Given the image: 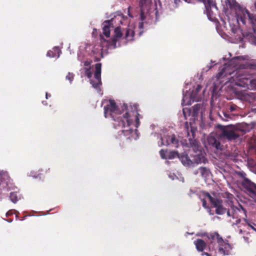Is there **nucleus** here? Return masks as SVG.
I'll list each match as a JSON object with an SVG mask.
<instances>
[{
  "mask_svg": "<svg viewBox=\"0 0 256 256\" xmlns=\"http://www.w3.org/2000/svg\"><path fill=\"white\" fill-rule=\"evenodd\" d=\"M226 4L231 10L236 12L238 20L244 24H249L251 28L246 36L251 38L252 43L256 46V14L250 12L245 7L241 6L236 0H226Z\"/></svg>",
  "mask_w": 256,
  "mask_h": 256,
  "instance_id": "1",
  "label": "nucleus"
},
{
  "mask_svg": "<svg viewBox=\"0 0 256 256\" xmlns=\"http://www.w3.org/2000/svg\"><path fill=\"white\" fill-rule=\"evenodd\" d=\"M239 64V70L234 74L231 80L235 85L243 88H248L254 82L252 78L250 70H256V64L246 62L244 64Z\"/></svg>",
  "mask_w": 256,
  "mask_h": 256,
  "instance_id": "2",
  "label": "nucleus"
},
{
  "mask_svg": "<svg viewBox=\"0 0 256 256\" xmlns=\"http://www.w3.org/2000/svg\"><path fill=\"white\" fill-rule=\"evenodd\" d=\"M134 110L130 112H126L125 114L122 116V118H118V125L124 128L120 132L124 136L126 137V138H130L132 136L133 132V130L130 128V126L133 123L134 120L135 122V126L138 128L140 124V122L138 118L139 114L138 112V105L134 104L133 106Z\"/></svg>",
  "mask_w": 256,
  "mask_h": 256,
  "instance_id": "3",
  "label": "nucleus"
},
{
  "mask_svg": "<svg viewBox=\"0 0 256 256\" xmlns=\"http://www.w3.org/2000/svg\"><path fill=\"white\" fill-rule=\"evenodd\" d=\"M184 126L188 138V142H186V144L188 147L192 148L194 152L192 154V160L196 164H206L208 160L204 156L200 143L194 138L196 130L192 126L189 128L187 122L185 123Z\"/></svg>",
  "mask_w": 256,
  "mask_h": 256,
  "instance_id": "4",
  "label": "nucleus"
},
{
  "mask_svg": "<svg viewBox=\"0 0 256 256\" xmlns=\"http://www.w3.org/2000/svg\"><path fill=\"white\" fill-rule=\"evenodd\" d=\"M114 34L112 38L111 41L109 42V46L116 48V42L120 38L124 35V38L127 41H131L134 39V32L130 28H126L122 30L120 26H117L114 29Z\"/></svg>",
  "mask_w": 256,
  "mask_h": 256,
  "instance_id": "5",
  "label": "nucleus"
},
{
  "mask_svg": "<svg viewBox=\"0 0 256 256\" xmlns=\"http://www.w3.org/2000/svg\"><path fill=\"white\" fill-rule=\"evenodd\" d=\"M109 114L110 116L113 118L114 121L118 122V118H122V116H119L116 117V115L120 114L122 112L118 108V106L114 100H110L108 104L104 107V114L105 118H107V114Z\"/></svg>",
  "mask_w": 256,
  "mask_h": 256,
  "instance_id": "6",
  "label": "nucleus"
},
{
  "mask_svg": "<svg viewBox=\"0 0 256 256\" xmlns=\"http://www.w3.org/2000/svg\"><path fill=\"white\" fill-rule=\"evenodd\" d=\"M204 195L207 197L213 208H216V213L218 214L222 215L226 213V208L222 204V200L217 198H214L207 192H204Z\"/></svg>",
  "mask_w": 256,
  "mask_h": 256,
  "instance_id": "7",
  "label": "nucleus"
},
{
  "mask_svg": "<svg viewBox=\"0 0 256 256\" xmlns=\"http://www.w3.org/2000/svg\"><path fill=\"white\" fill-rule=\"evenodd\" d=\"M217 128L222 132L221 136L229 140H235L239 137V134L235 132L234 127L232 125L223 126L218 124Z\"/></svg>",
  "mask_w": 256,
  "mask_h": 256,
  "instance_id": "8",
  "label": "nucleus"
},
{
  "mask_svg": "<svg viewBox=\"0 0 256 256\" xmlns=\"http://www.w3.org/2000/svg\"><path fill=\"white\" fill-rule=\"evenodd\" d=\"M245 192L256 202V184L249 179L242 183Z\"/></svg>",
  "mask_w": 256,
  "mask_h": 256,
  "instance_id": "9",
  "label": "nucleus"
},
{
  "mask_svg": "<svg viewBox=\"0 0 256 256\" xmlns=\"http://www.w3.org/2000/svg\"><path fill=\"white\" fill-rule=\"evenodd\" d=\"M12 188V184L10 182L9 177L6 174H0V198L2 195L6 194Z\"/></svg>",
  "mask_w": 256,
  "mask_h": 256,
  "instance_id": "10",
  "label": "nucleus"
},
{
  "mask_svg": "<svg viewBox=\"0 0 256 256\" xmlns=\"http://www.w3.org/2000/svg\"><path fill=\"white\" fill-rule=\"evenodd\" d=\"M101 63H97L95 64V72L94 74V80H90V82L93 88L96 90L100 89V86L102 84L101 80Z\"/></svg>",
  "mask_w": 256,
  "mask_h": 256,
  "instance_id": "11",
  "label": "nucleus"
},
{
  "mask_svg": "<svg viewBox=\"0 0 256 256\" xmlns=\"http://www.w3.org/2000/svg\"><path fill=\"white\" fill-rule=\"evenodd\" d=\"M218 246L219 252L224 255L230 254L232 248V246L228 243V241H224L223 239L221 242L218 244Z\"/></svg>",
  "mask_w": 256,
  "mask_h": 256,
  "instance_id": "12",
  "label": "nucleus"
},
{
  "mask_svg": "<svg viewBox=\"0 0 256 256\" xmlns=\"http://www.w3.org/2000/svg\"><path fill=\"white\" fill-rule=\"evenodd\" d=\"M208 144L216 150H221L220 142L214 134H210L207 138Z\"/></svg>",
  "mask_w": 256,
  "mask_h": 256,
  "instance_id": "13",
  "label": "nucleus"
},
{
  "mask_svg": "<svg viewBox=\"0 0 256 256\" xmlns=\"http://www.w3.org/2000/svg\"><path fill=\"white\" fill-rule=\"evenodd\" d=\"M202 88V86L198 84L196 88L192 90L190 93V99L192 100V101L198 102L201 100L202 96L200 92Z\"/></svg>",
  "mask_w": 256,
  "mask_h": 256,
  "instance_id": "14",
  "label": "nucleus"
},
{
  "mask_svg": "<svg viewBox=\"0 0 256 256\" xmlns=\"http://www.w3.org/2000/svg\"><path fill=\"white\" fill-rule=\"evenodd\" d=\"M164 138H162V145L168 146L170 144H172L175 147L178 148V140L176 138V136L174 134H172L170 136L166 138V144H164L163 142Z\"/></svg>",
  "mask_w": 256,
  "mask_h": 256,
  "instance_id": "15",
  "label": "nucleus"
},
{
  "mask_svg": "<svg viewBox=\"0 0 256 256\" xmlns=\"http://www.w3.org/2000/svg\"><path fill=\"white\" fill-rule=\"evenodd\" d=\"M112 20H106L102 24V31L103 34L106 37L108 38L110 36V27L112 22Z\"/></svg>",
  "mask_w": 256,
  "mask_h": 256,
  "instance_id": "16",
  "label": "nucleus"
},
{
  "mask_svg": "<svg viewBox=\"0 0 256 256\" xmlns=\"http://www.w3.org/2000/svg\"><path fill=\"white\" fill-rule=\"evenodd\" d=\"M230 210L231 211V212L233 214L232 218H238L236 216L237 212H240L241 210L243 211L244 214H246V210L242 206V205L239 204V208L234 206L232 204H230Z\"/></svg>",
  "mask_w": 256,
  "mask_h": 256,
  "instance_id": "17",
  "label": "nucleus"
},
{
  "mask_svg": "<svg viewBox=\"0 0 256 256\" xmlns=\"http://www.w3.org/2000/svg\"><path fill=\"white\" fill-rule=\"evenodd\" d=\"M208 238L210 240V242L209 244L210 248L212 247L214 241L216 240L217 243L218 244L219 242H222V237L220 236L218 232L210 234L208 236Z\"/></svg>",
  "mask_w": 256,
  "mask_h": 256,
  "instance_id": "18",
  "label": "nucleus"
},
{
  "mask_svg": "<svg viewBox=\"0 0 256 256\" xmlns=\"http://www.w3.org/2000/svg\"><path fill=\"white\" fill-rule=\"evenodd\" d=\"M178 158L184 166H190L192 164V161L190 159L186 154L182 153L180 154Z\"/></svg>",
  "mask_w": 256,
  "mask_h": 256,
  "instance_id": "19",
  "label": "nucleus"
},
{
  "mask_svg": "<svg viewBox=\"0 0 256 256\" xmlns=\"http://www.w3.org/2000/svg\"><path fill=\"white\" fill-rule=\"evenodd\" d=\"M196 250L199 252H202L205 248L206 244V242L202 239H198L194 242Z\"/></svg>",
  "mask_w": 256,
  "mask_h": 256,
  "instance_id": "20",
  "label": "nucleus"
},
{
  "mask_svg": "<svg viewBox=\"0 0 256 256\" xmlns=\"http://www.w3.org/2000/svg\"><path fill=\"white\" fill-rule=\"evenodd\" d=\"M198 1L204 3L207 12H208L212 7L216 8V4L212 0H198Z\"/></svg>",
  "mask_w": 256,
  "mask_h": 256,
  "instance_id": "21",
  "label": "nucleus"
},
{
  "mask_svg": "<svg viewBox=\"0 0 256 256\" xmlns=\"http://www.w3.org/2000/svg\"><path fill=\"white\" fill-rule=\"evenodd\" d=\"M152 4V0H140V8H142V6H143L142 7H144V10L146 11H148L150 9Z\"/></svg>",
  "mask_w": 256,
  "mask_h": 256,
  "instance_id": "22",
  "label": "nucleus"
},
{
  "mask_svg": "<svg viewBox=\"0 0 256 256\" xmlns=\"http://www.w3.org/2000/svg\"><path fill=\"white\" fill-rule=\"evenodd\" d=\"M200 172L201 176L204 178H206L210 174V170L205 167H200Z\"/></svg>",
  "mask_w": 256,
  "mask_h": 256,
  "instance_id": "23",
  "label": "nucleus"
},
{
  "mask_svg": "<svg viewBox=\"0 0 256 256\" xmlns=\"http://www.w3.org/2000/svg\"><path fill=\"white\" fill-rule=\"evenodd\" d=\"M59 50H60L58 48H54V52H53L52 50H49L47 52L46 55H47V56H48L50 58H54V57L56 56V54L58 53Z\"/></svg>",
  "mask_w": 256,
  "mask_h": 256,
  "instance_id": "24",
  "label": "nucleus"
},
{
  "mask_svg": "<svg viewBox=\"0 0 256 256\" xmlns=\"http://www.w3.org/2000/svg\"><path fill=\"white\" fill-rule=\"evenodd\" d=\"M179 156L180 154L177 152L172 151L168 153V158L171 160L174 158L176 157L179 158Z\"/></svg>",
  "mask_w": 256,
  "mask_h": 256,
  "instance_id": "25",
  "label": "nucleus"
},
{
  "mask_svg": "<svg viewBox=\"0 0 256 256\" xmlns=\"http://www.w3.org/2000/svg\"><path fill=\"white\" fill-rule=\"evenodd\" d=\"M10 198L12 202L16 203L18 200L17 194L15 192H10Z\"/></svg>",
  "mask_w": 256,
  "mask_h": 256,
  "instance_id": "26",
  "label": "nucleus"
},
{
  "mask_svg": "<svg viewBox=\"0 0 256 256\" xmlns=\"http://www.w3.org/2000/svg\"><path fill=\"white\" fill-rule=\"evenodd\" d=\"M74 78V74L72 72H68L66 76V79L68 80L70 84H72Z\"/></svg>",
  "mask_w": 256,
  "mask_h": 256,
  "instance_id": "27",
  "label": "nucleus"
},
{
  "mask_svg": "<svg viewBox=\"0 0 256 256\" xmlns=\"http://www.w3.org/2000/svg\"><path fill=\"white\" fill-rule=\"evenodd\" d=\"M248 165L250 168H254L256 166V162L254 159L248 158Z\"/></svg>",
  "mask_w": 256,
  "mask_h": 256,
  "instance_id": "28",
  "label": "nucleus"
},
{
  "mask_svg": "<svg viewBox=\"0 0 256 256\" xmlns=\"http://www.w3.org/2000/svg\"><path fill=\"white\" fill-rule=\"evenodd\" d=\"M236 174H237L238 176L240 177L243 178L242 184L244 181L245 180L248 179V178H246V174L242 171L238 172H236Z\"/></svg>",
  "mask_w": 256,
  "mask_h": 256,
  "instance_id": "29",
  "label": "nucleus"
},
{
  "mask_svg": "<svg viewBox=\"0 0 256 256\" xmlns=\"http://www.w3.org/2000/svg\"><path fill=\"white\" fill-rule=\"evenodd\" d=\"M168 152L167 150H164L163 149H162L160 151V154L161 156V158L162 159H167L168 158V155L166 156V154Z\"/></svg>",
  "mask_w": 256,
  "mask_h": 256,
  "instance_id": "30",
  "label": "nucleus"
},
{
  "mask_svg": "<svg viewBox=\"0 0 256 256\" xmlns=\"http://www.w3.org/2000/svg\"><path fill=\"white\" fill-rule=\"evenodd\" d=\"M146 11V10H144V8L142 6V8H140V20L143 22L145 20V16L144 14Z\"/></svg>",
  "mask_w": 256,
  "mask_h": 256,
  "instance_id": "31",
  "label": "nucleus"
},
{
  "mask_svg": "<svg viewBox=\"0 0 256 256\" xmlns=\"http://www.w3.org/2000/svg\"><path fill=\"white\" fill-rule=\"evenodd\" d=\"M84 73H85V75L88 78H90L92 76V72H91L90 68H84Z\"/></svg>",
  "mask_w": 256,
  "mask_h": 256,
  "instance_id": "32",
  "label": "nucleus"
},
{
  "mask_svg": "<svg viewBox=\"0 0 256 256\" xmlns=\"http://www.w3.org/2000/svg\"><path fill=\"white\" fill-rule=\"evenodd\" d=\"M239 108L236 104H232L230 106L229 110L230 112H234L237 110Z\"/></svg>",
  "mask_w": 256,
  "mask_h": 256,
  "instance_id": "33",
  "label": "nucleus"
},
{
  "mask_svg": "<svg viewBox=\"0 0 256 256\" xmlns=\"http://www.w3.org/2000/svg\"><path fill=\"white\" fill-rule=\"evenodd\" d=\"M226 198L230 200V204H232V200L234 198L233 195L230 193L226 192Z\"/></svg>",
  "mask_w": 256,
  "mask_h": 256,
  "instance_id": "34",
  "label": "nucleus"
},
{
  "mask_svg": "<svg viewBox=\"0 0 256 256\" xmlns=\"http://www.w3.org/2000/svg\"><path fill=\"white\" fill-rule=\"evenodd\" d=\"M182 111L184 116L186 118V114H188V115H190V110L188 109L184 108Z\"/></svg>",
  "mask_w": 256,
  "mask_h": 256,
  "instance_id": "35",
  "label": "nucleus"
},
{
  "mask_svg": "<svg viewBox=\"0 0 256 256\" xmlns=\"http://www.w3.org/2000/svg\"><path fill=\"white\" fill-rule=\"evenodd\" d=\"M200 104H196L194 106V112H196L200 109Z\"/></svg>",
  "mask_w": 256,
  "mask_h": 256,
  "instance_id": "36",
  "label": "nucleus"
},
{
  "mask_svg": "<svg viewBox=\"0 0 256 256\" xmlns=\"http://www.w3.org/2000/svg\"><path fill=\"white\" fill-rule=\"evenodd\" d=\"M202 206L204 207V208H208L207 203H206V200L202 199Z\"/></svg>",
  "mask_w": 256,
  "mask_h": 256,
  "instance_id": "37",
  "label": "nucleus"
},
{
  "mask_svg": "<svg viewBox=\"0 0 256 256\" xmlns=\"http://www.w3.org/2000/svg\"><path fill=\"white\" fill-rule=\"evenodd\" d=\"M226 214H227L228 216H232V218L233 214H232V213L231 212V211L230 210V209H228H228L226 208Z\"/></svg>",
  "mask_w": 256,
  "mask_h": 256,
  "instance_id": "38",
  "label": "nucleus"
},
{
  "mask_svg": "<svg viewBox=\"0 0 256 256\" xmlns=\"http://www.w3.org/2000/svg\"><path fill=\"white\" fill-rule=\"evenodd\" d=\"M92 62L91 60H86L84 62V66H89L90 65Z\"/></svg>",
  "mask_w": 256,
  "mask_h": 256,
  "instance_id": "39",
  "label": "nucleus"
},
{
  "mask_svg": "<svg viewBox=\"0 0 256 256\" xmlns=\"http://www.w3.org/2000/svg\"><path fill=\"white\" fill-rule=\"evenodd\" d=\"M138 28H140V30H141L143 29L144 28V22H141L139 23V24H138Z\"/></svg>",
  "mask_w": 256,
  "mask_h": 256,
  "instance_id": "40",
  "label": "nucleus"
},
{
  "mask_svg": "<svg viewBox=\"0 0 256 256\" xmlns=\"http://www.w3.org/2000/svg\"><path fill=\"white\" fill-rule=\"evenodd\" d=\"M251 10L252 11L256 12V1L254 4V6L251 8Z\"/></svg>",
  "mask_w": 256,
  "mask_h": 256,
  "instance_id": "41",
  "label": "nucleus"
},
{
  "mask_svg": "<svg viewBox=\"0 0 256 256\" xmlns=\"http://www.w3.org/2000/svg\"><path fill=\"white\" fill-rule=\"evenodd\" d=\"M242 59H243V58L242 57L238 56V57H236L234 58L233 60H234V61L238 60H240Z\"/></svg>",
  "mask_w": 256,
  "mask_h": 256,
  "instance_id": "42",
  "label": "nucleus"
},
{
  "mask_svg": "<svg viewBox=\"0 0 256 256\" xmlns=\"http://www.w3.org/2000/svg\"><path fill=\"white\" fill-rule=\"evenodd\" d=\"M241 220L240 218H238L236 220V222L234 224H238L239 223H240Z\"/></svg>",
  "mask_w": 256,
  "mask_h": 256,
  "instance_id": "43",
  "label": "nucleus"
},
{
  "mask_svg": "<svg viewBox=\"0 0 256 256\" xmlns=\"http://www.w3.org/2000/svg\"><path fill=\"white\" fill-rule=\"evenodd\" d=\"M245 220L246 222H247L248 224L250 226L252 229L255 230V228H254L252 226V225H251L250 224H249V223L248 222V220H247L246 219H245V220Z\"/></svg>",
  "mask_w": 256,
  "mask_h": 256,
  "instance_id": "44",
  "label": "nucleus"
},
{
  "mask_svg": "<svg viewBox=\"0 0 256 256\" xmlns=\"http://www.w3.org/2000/svg\"><path fill=\"white\" fill-rule=\"evenodd\" d=\"M50 96V94H48V92H46V98H48Z\"/></svg>",
  "mask_w": 256,
  "mask_h": 256,
  "instance_id": "45",
  "label": "nucleus"
},
{
  "mask_svg": "<svg viewBox=\"0 0 256 256\" xmlns=\"http://www.w3.org/2000/svg\"><path fill=\"white\" fill-rule=\"evenodd\" d=\"M123 107L124 108L125 110H126V108H127V106H126V104H124V106H123Z\"/></svg>",
  "mask_w": 256,
  "mask_h": 256,
  "instance_id": "46",
  "label": "nucleus"
},
{
  "mask_svg": "<svg viewBox=\"0 0 256 256\" xmlns=\"http://www.w3.org/2000/svg\"><path fill=\"white\" fill-rule=\"evenodd\" d=\"M224 114L226 118L228 117V114H226L224 113Z\"/></svg>",
  "mask_w": 256,
  "mask_h": 256,
  "instance_id": "47",
  "label": "nucleus"
},
{
  "mask_svg": "<svg viewBox=\"0 0 256 256\" xmlns=\"http://www.w3.org/2000/svg\"><path fill=\"white\" fill-rule=\"evenodd\" d=\"M50 168H48V170H46L45 172H50Z\"/></svg>",
  "mask_w": 256,
  "mask_h": 256,
  "instance_id": "48",
  "label": "nucleus"
},
{
  "mask_svg": "<svg viewBox=\"0 0 256 256\" xmlns=\"http://www.w3.org/2000/svg\"><path fill=\"white\" fill-rule=\"evenodd\" d=\"M239 232H240V234H242V230H241V229H240V230H239Z\"/></svg>",
  "mask_w": 256,
  "mask_h": 256,
  "instance_id": "49",
  "label": "nucleus"
},
{
  "mask_svg": "<svg viewBox=\"0 0 256 256\" xmlns=\"http://www.w3.org/2000/svg\"><path fill=\"white\" fill-rule=\"evenodd\" d=\"M204 254L206 255L207 256H210L209 254L206 253V252L204 253Z\"/></svg>",
  "mask_w": 256,
  "mask_h": 256,
  "instance_id": "50",
  "label": "nucleus"
},
{
  "mask_svg": "<svg viewBox=\"0 0 256 256\" xmlns=\"http://www.w3.org/2000/svg\"><path fill=\"white\" fill-rule=\"evenodd\" d=\"M142 33V31H140V36Z\"/></svg>",
  "mask_w": 256,
  "mask_h": 256,
  "instance_id": "51",
  "label": "nucleus"
},
{
  "mask_svg": "<svg viewBox=\"0 0 256 256\" xmlns=\"http://www.w3.org/2000/svg\"><path fill=\"white\" fill-rule=\"evenodd\" d=\"M244 238L246 240H248V238L244 237Z\"/></svg>",
  "mask_w": 256,
  "mask_h": 256,
  "instance_id": "52",
  "label": "nucleus"
},
{
  "mask_svg": "<svg viewBox=\"0 0 256 256\" xmlns=\"http://www.w3.org/2000/svg\"><path fill=\"white\" fill-rule=\"evenodd\" d=\"M128 15L130 17L132 18V16L130 13H128Z\"/></svg>",
  "mask_w": 256,
  "mask_h": 256,
  "instance_id": "53",
  "label": "nucleus"
},
{
  "mask_svg": "<svg viewBox=\"0 0 256 256\" xmlns=\"http://www.w3.org/2000/svg\"><path fill=\"white\" fill-rule=\"evenodd\" d=\"M220 75H221V72L218 73V76H220Z\"/></svg>",
  "mask_w": 256,
  "mask_h": 256,
  "instance_id": "54",
  "label": "nucleus"
}]
</instances>
